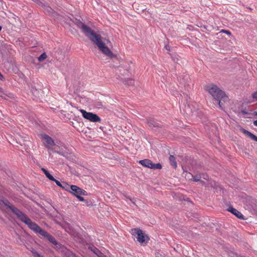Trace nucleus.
<instances>
[{
	"instance_id": "nucleus-1",
	"label": "nucleus",
	"mask_w": 257,
	"mask_h": 257,
	"mask_svg": "<svg viewBox=\"0 0 257 257\" xmlns=\"http://www.w3.org/2000/svg\"><path fill=\"white\" fill-rule=\"evenodd\" d=\"M5 204L11 209L12 211L15 214L19 219L27 224L28 227L36 233H39L41 235L46 237L50 242L54 245L57 244V242L55 238L47 232L43 230L37 224L32 221V220L24 213L21 212L17 208L13 206L7 200L4 202Z\"/></svg>"
},
{
	"instance_id": "nucleus-2",
	"label": "nucleus",
	"mask_w": 257,
	"mask_h": 257,
	"mask_svg": "<svg viewBox=\"0 0 257 257\" xmlns=\"http://www.w3.org/2000/svg\"><path fill=\"white\" fill-rule=\"evenodd\" d=\"M76 25L81 31L91 40L95 45H96L100 51H101L106 56L109 58H112L113 54L110 50L106 46L105 43L102 42L101 36L95 33L94 30L90 27L87 26L82 22L79 21L77 22Z\"/></svg>"
},
{
	"instance_id": "nucleus-3",
	"label": "nucleus",
	"mask_w": 257,
	"mask_h": 257,
	"mask_svg": "<svg viewBox=\"0 0 257 257\" xmlns=\"http://www.w3.org/2000/svg\"><path fill=\"white\" fill-rule=\"evenodd\" d=\"M205 90L218 102L221 108H223L222 101L225 102L228 100V97L225 93L214 84H211L206 86Z\"/></svg>"
},
{
	"instance_id": "nucleus-4",
	"label": "nucleus",
	"mask_w": 257,
	"mask_h": 257,
	"mask_svg": "<svg viewBox=\"0 0 257 257\" xmlns=\"http://www.w3.org/2000/svg\"><path fill=\"white\" fill-rule=\"evenodd\" d=\"M70 189L71 191H69V192L73 194L75 196H76L80 201H84V199L81 196L87 195V193L85 190L74 185H72L70 186Z\"/></svg>"
},
{
	"instance_id": "nucleus-5",
	"label": "nucleus",
	"mask_w": 257,
	"mask_h": 257,
	"mask_svg": "<svg viewBox=\"0 0 257 257\" xmlns=\"http://www.w3.org/2000/svg\"><path fill=\"white\" fill-rule=\"evenodd\" d=\"M131 233L133 236H137V240L141 244L144 243L146 239H148L147 242L149 239L148 236L145 235L142 230L140 228H133L131 229Z\"/></svg>"
},
{
	"instance_id": "nucleus-6",
	"label": "nucleus",
	"mask_w": 257,
	"mask_h": 257,
	"mask_svg": "<svg viewBox=\"0 0 257 257\" xmlns=\"http://www.w3.org/2000/svg\"><path fill=\"white\" fill-rule=\"evenodd\" d=\"M80 111L84 118L88 119L91 122H100L101 120L100 118L96 114L92 112H87L84 109H80Z\"/></svg>"
},
{
	"instance_id": "nucleus-7",
	"label": "nucleus",
	"mask_w": 257,
	"mask_h": 257,
	"mask_svg": "<svg viewBox=\"0 0 257 257\" xmlns=\"http://www.w3.org/2000/svg\"><path fill=\"white\" fill-rule=\"evenodd\" d=\"M139 163L142 166L153 169H161L162 165L160 163L154 164L149 159L140 160Z\"/></svg>"
},
{
	"instance_id": "nucleus-8",
	"label": "nucleus",
	"mask_w": 257,
	"mask_h": 257,
	"mask_svg": "<svg viewBox=\"0 0 257 257\" xmlns=\"http://www.w3.org/2000/svg\"><path fill=\"white\" fill-rule=\"evenodd\" d=\"M42 139L45 147L49 149L55 145L53 139L46 134L42 135Z\"/></svg>"
},
{
	"instance_id": "nucleus-9",
	"label": "nucleus",
	"mask_w": 257,
	"mask_h": 257,
	"mask_svg": "<svg viewBox=\"0 0 257 257\" xmlns=\"http://www.w3.org/2000/svg\"><path fill=\"white\" fill-rule=\"evenodd\" d=\"M228 210L231 212L233 214L236 216L237 217L240 219L243 218V215L240 212L238 211L237 209L233 208H229Z\"/></svg>"
},
{
	"instance_id": "nucleus-10",
	"label": "nucleus",
	"mask_w": 257,
	"mask_h": 257,
	"mask_svg": "<svg viewBox=\"0 0 257 257\" xmlns=\"http://www.w3.org/2000/svg\"><path fill=\"white\" fill-rule=\"evenodd\" d=\"M241 132L243 134L245 135L246 136H247L251 140L257 142V137L253 135V134L244 129H242Z\"/></svg>"
},
{
	"instance_id": "nucleus-11",
	"label": "nucleus",
	"mask_w": 257,
	"mask_h": 257,
	"mask_svg": "<svg viewBox=\"0 0 257 257\" xmlns=\"http://www.w3.org/2000/svg\"><path fill=\"white\" fill-rule=\"evenodd\" d=\"M169 161L171 165L174 168H176L177 166V162L176 161L175 157L173 155H170L169 157Z\"/></svg>"
},
{
	"instance_id": "nucleus-12",
	"label": "nucleus",
	"mask_w": 257,
	"mask_h": 257,
	"mask_svg": "<svg viewBox=\"0 0 257 257\" xmlns=\"http://www.w3.org/2000/svg\"><path fill=\"white\" fill-rule=\"evenodd\" d=\"M42 171L44 173L47 178H48L50 180H54V178L49 173V172L45 168H41Z\"/></svg>"
},
{
	"instance_id": "nucleus-13",
	"label": "nucleus",
	"mask_w": 257,
	"mask_h": 257,
	"mask_svg": "<svg viewBox=\"0 0 257 257\" xmlns=\"http://www.w3.org/2000/svg\"><path fill=\"white\" fill-rule=\"evenodd\" d=\"M47 55L44 52V53H43L38 58V60L39 61L41 62V61H42L43 60L46 59L47 58Z\"/></svg>"
},
{
	"instance_id": "nucleus-14",
	"label": "nucleus",
	"mask_w": 257,
	"mask_h": 257,
	"mask_svg": "<svg viewBox=\"0 0 257 257\" xmlns=\"http://www.w3.org/2000/svg\"><path fill=\"white\" fill-rule=\"evenodd\" d=\"M94 253L96 254L99 257H106L103 255L101 252H100L97 249H96L95 251H94Z\"/></svg>"
},
{
	"instance_id": "nucleus-15",
	"label": "nucleus",
	"mask_w": 257,
	"mask_h": 257,
	"mask_svg": "<svg viewBox=\"0 0 257 257\" xmlns=\"http://www.w3.org/2000/svg\"><path fill=\"white\" fill-rule=\"evenodd\" d=\"M52 181H54L57 186H59L60 187H61L62 188H65V187L62 186L61 183L59 181L56 180L55 178H54V180H53Z\"/></svg>"
},
{
	"instance_id": "nucleus-16",
	"label": "nucleus",
	"mask_w": 257,
	"mask_h": 257,
	"mask_svg": "<svg viewBox=\"0 0 257 257\" xmlns=\"http://www.w3.org/2000/svg\"><path fill=\"white\" fill-rule=\"evenodd\" d=\"M201 177L200 176H193V180L194 181H200V179H201Z\"/></svg>"
},
{
	"instance_id": "nucleus-17",
	"label": "nucleus",
	"mask_w": 257,
	"mask_h": 257,
	"mask_svg": "<svg viewBox=\"0 0 257 257\" xmlns=\"http://www.w3.org/2000/svg\"><path fill=\"white\" fill-rule=\"evenodd\" d=\"M251 97L252 98L255 100H257V91H255L252 94H251Z\"/></svg>"
},
{
	"instance_id": "nucleus-18",
	"label": "nucleus",
	"mask_w": 257,
	"mask_h": 257,
	"mask_svg": "<svg viewBox=\"0 0 257 257\" xmlns=\"http://www.w3.org/2000/svg\"><path fill=\"white\" fill-rule=\"evenodd\" d=\"M221 33H226V34H228V35H230V34H231V33H230V31H227V30H222L221 31Z\"/></svg>"
},
{
	"instance_id": "nucleus-19",
	"label": "nucleus",
	"mask_w": 257,
	"mask_h": 257,
	"mask_svg": "<svg viewBox=\"0 0 257 257\" xmlns=\"http://www.w3.org/2000/svg\"><path fill=\"white\" fill-rule=\"evenodd\" d=\"M34 256L35 257H43L42 256H41L40 254L37 252L34 253Z\"/></svg>"
},
{
	"instance_id": "nucleus-20",
	"label": "nucleus",
	"mask_w": 257,
	"mask_h": 257,
	"mask_svg": "<svg viewBox=\"0 0 257 257\" xmlns=\"http://www.w3.org/2000/svg\"><path fill=\"white\" fill-rule=\"evenodd\" d=\"M203 176L204 179H205L206 180H207L208 179V176L207 175L203 174Z\"/></svg>"
},
{
	"instance_id": "nucleus-21",
	"label": "nucleus",
	"mask_w": 257,
	"mask_h": 257,
	"mask_svg": "<svg viewBox=\"0 0 257 257\" xmlns=\"http://www.w3.org/2000/svg\"><path fill=\"white\" fill-rule=\"evenodd\" d=\"M148 125L149 126H151L152 125H153L154 126H155V125L152 122H148Z\"/></svg>"
},
{
	"instance_id": "nucleus-22",
	"label": "nucleus",
	"mask_w": 257,
	"mask_h": 257,
	"mask_svg": "<svg viewBox=\"0 0 257 257\" xmlns=\"http://www.w3.org/2000/svg\"><path fill=\"white\" fill-rule=\"evenodd\" d=\"M253 124H254L255 126H257V120H254V121H253Z\"/></svg>"
},
{
	"instance_id": "nucleus-23",
	"label": "nucleus",
	"mask_w": 257,
	"mask_h": 257,
	"mask_svg": "<svg viewBox=\"0 0 257 257\" xmlns=\"http://www.w3.org/2000/svg\"><path fill=\"white\" fill-rule=\"evenodd\" d=\"M165 48L167 50H169V46H166Z\"/></svg>"
},
{
	"instance_id": "nucleus-24",
	"label": "nucleus",
	"mask_w": 257,
	"mask_h": 257,
	"mask_svg": "<svg viewBox=\"0 0 257 257\" xmlns=\"http://www.w3.org/2000/svg\"><path fill=\"white\" fill-rule=\"evenodd\" d=\"M130 199L134 204H135V203L133 201V200L132 199L130 198Z\"/></svg>"
},
{
	"instance_id": "nucleus-25",
	"label": "nucleus",
	"mask_w": 257,
	"mask_h": 257,
	"mask_svg": "<svg viewBox=\"0 0 257 257\" xmlns=\"http://www.w3.org/2000/svg\"><path fill=\"white\" fill-rule=\"evenodd\" d=\"M254 114L257 116V111L254 112Z\"/></svg>"
},
{
	"instance_id": "nucleus-26",
	"label": "nucleus",
	"mask_w": 257,
	"mask_h": 257,
	"mask_svg": "<svg viewBox=\"0 0 257 257\" xmlns=\"http://www.w3.org/2000/svg\"><path fill=\"white\" fill-rule=\"evenodd\" d=\"M2 27L0 26V31L2 30Z\"/></svg>"
},
{
	"instance_id": "nucleus-27",
	"label": "nucleus",
	"mask_w": 257,
	"mask_h": 257,
	"mask_svg": "<svg viewBox=\"0 0 257 257\" xmlns=\"http://www.w3.org/2000/svg\"><path fill=\"white\" fill-rule=\"evenodd\" d=\"M67 231L69 233V234H71V232H69V231Z\"/></svg>"
}]
</instances>
